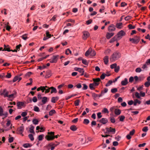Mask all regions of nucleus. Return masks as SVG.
Here are the masks:
<instances>
[{"instance_id":"nucleus-1","label":"nucleus","mask_w":150,"mask_h":150,"mask_svg":"<svg viewBox=\"0 0 150 150\" xmlns=\"http://www.w3.org/2000/svg\"><path fill=\"white\" fill-rule=\"evenodd\" d=\"M125 34V33L124 31L122 30L120 31L117 33V35L113 38V42L120 40Z\"/></svg>"},{"instance_id":"nucleus-2","label":"nucleus","mask_w":150,"mask_h":150,"mask_svg":"<svg viewBox=\"0 0 150 150\" xmlns=\"http://www.w3.org/2000/svg\"><path fill=\"white\" fill-rule=\"evenodd\" d=\"M140 40V37L137 36H135L134 38H130L129 39V41L132 43L134 44H137L139 42Z\"/></svg>"},{"instance_id":"nucleus-3","label":"nucleus","mask_w":150,"mask_h":150,"mask_svg":"<svg viewBox=\"0 0 150 150\" xmlns=\"http://www.w3.org/2000/svg\"><path fill=\"white\" fill-rule=\"evenodd\" d=\"M120 57V54L117 51L113 53V61H115L118 59Z\"/></svg>"},{"instance_id":"nucleus-4","label":"nucleus","mask_w":150,"mask_h":150,"mask_svg":"<svg viewBox=\"0 0 150 150\" xmlns=\"http://www.w3.org/2000/svg\"><path fill=\"white\" fill-rule=\"evenodd\" d=\"M59 57V56L58 55L53 56L52 59L50 60V62L52 63H56Z\"/></svg>"},{"instance_id":"nucleus-5","label":"nucleus","mask_w":150,"mask_h":150,"mask_svg":"<svg viewBox=\"0 0 150 150\" xmlns=\"http://www.w3.org/2000/svg\"><path fill=\"white\" fill-rule=\"evenodd\" d=\"M24 130V127L23 125H22L21 126L19 127L17 129V131L18 132V133L19 134H20L23 136V132Z\"/></svg>"},{"instance_id":"nucleus-6","label":"nucleus","mask_w":150,"mask_h":150,"mask_svg":"<svg viewBox=\"0 0 150 150\" xmlns=\"http://www.w3.org/2000/svg\"><path fill=\"white\" fill-rule=\"evenodd\" d=\"M83 35L82 38L84 40H86L90 36V34L88 31H84L83 32Z\"/></svg>"},{"instance_id":"nucleus-7","label":"nucleus","mask_w":150,"mask_h":150,"mask_svg":"<svg viewBox=\"0 0 150 150\" xmlns=\"http://www.w3.org/2000/svg\"><path fill=\"white\" fill-rule=\"evenodd\" d=\"M58 135H57L55 136L52 137L48 135H46L45 136V138L47 139V140H53L55 138H57L58 137Z\"/></svg>"},{"instance_id":"nucleus-8","label":"nucleus","mask_w":150,"mask_h":150,"mask_svg":"<svg viewBox=\"0 0 150 150\" xmlns=\"http://www.w3.org/2000/svg\"><path fill=\"white\" fill-rule=\"evenodd\" d=\"M97 121L103 124H105L107 122L108 120L106 118H102L100 120H98Z\"/></svg>"},{"instance_id":"nucleus-9","label":"nucleus","mask_w":150,"mask_h":150,"mask_svg":"<svg viewBox=\"0 0 150 150\" xmlns=\"http://www.w3.org/2000/svg\"><path fill=\"white\" fill-rule=\"evenodd\" d=\"M4 48L3 51H7L8 52H10L11 50H10V47L9 45H4Z\"/></svg>"},{"instance_id":"nucleus-10","label":"nucleus","mask_w":150,"mask_h":150,"mask_svg":"<svg viewBox=\"0 0 150 150\" xmlns=\"http://www.w3.org/2000/svg\"><path fill=\"white\" fill-rule=\"evenodd\" d=\"M52 75L51 71L50 70H48L46 72V75L45 76V78L50 77Z\"/></svg>"},{"instance_id":"nucleus-11","label":"nucleus","mask_w":150,"mask_h":150,"mask_svg":"<svg viewBox=\"0 0 150 150\" xmlns=\"http://www.w3.org/2000/svg\"><path fill=\"white\" fill-rule=\"evenodd\" d=\"M8 92L6 91V89H4L2 93L1 94V95H4V97H8L9 95H8Z\"/></svg>"},{"instance_id":"nucleus-12","label":"nucleus","mask_w":150,"mask_h":150,"mask_svg":"<svg viewBox=\"0 0 150 150\" xmlns=\"http://www.w3.org/2000/svg\"><path fill=\"white\" fill-rule=\"evenodd\" d=\"M128 83V79L126 78L124 80L122 81L121 82V84L122 86H125Z\"/></svg>"},{"instance_id":"nucleus-13","label":"nucleus","mask_w":150,"mask_h":150,"mask_svg":"<svg viewBox=\"0 0 150 150\" xmlns=\"http://www.w3.org/2000/svg\"><path fill=\"white\" fill-rule=\"evenodd\" d=\"M50 90H51V93H56L57 92V91L55 88L53 87H50Z\"/></svg>"},{"instance_id":"nucleus-14","label":"nucleus","mask_w":150,"mask_h":150,"mask_svg":"<svg viewBox=\"0 0 150 150\" xmlns=\"http://www.w3.org/2000/svg\"><path fill=\"white\" fill-rule=\"evenodd\" d=\"M59 99V97L57 96L53 97L51 99V102L52 103H55L56 101L58 100Z\"/></svg>"},{"instance_id":"nucleus-15","label":"nucleus","mask_w":150,"mask_h":150,"mask_svg":"<svg viewBox=\"0 0 150 150\" xmlns=\"http://www.w3.org/2000/svg\"><path fill=\"white\" fill-rule=\"evenodd\" d=\"M24 103L21 102H18L17 103V106L18 108L21 109V106L23 105Z\"/></svg>"},{"instance_id":"nucleus-16","label":"nucleus","mask_w":150,"mask_h":150,"mask_svg":"<svg viewBox=\"0 0 150 150\" xmlns=\"http://www.w3.org/2000/svg\"><path fill=\"white\" fill-rule=\"evenodd\" d=\"M114 112L116 115H119L121 113V110L119 109H116L114 111Z\"/></svg>"},{"instance_id":"nucleus-17","label":"nucleus","mask_w":150,"mask_h":150,"mask_svg":"<svg viewBox=\"0 0 150 150\" xmlns=\"http://www.w3.org/2000/svg\"><path fill=\"white\" fill-rule=\"evenodd\" d=\"M48 98L46 97H43L42 98V102L43 104H45L47 102Z\"/></svg>"},{"instance_id":"nucleus-18","label":"nucleus","mask_w":150,"mask_h":150,"mask_svg":"<svg viewBox=\"0 0 150 150\" xmlns=\"http://www.w3.org/2000/svg\"><path fill=\"white\" fill-rule=\"evenodd\" d=\"M122 23H117L116 24L115 27L117 28L121 29L122 28Z\"/></svg>"},{"instance_id":"nucleus-19","label":"nucleus","mask_w":150,"mask_h":150,"mask_svg":"<svg viewBox=\"0 0 150 150\" xmlns=\"http://www.w3.org/2000/svg\"><path fill=\"white\" fill-rule=\"evenodd\" d=\"M30 127L29 128V131L31 133L33 134L35 133L34 131V127L32 125H30Z\"/></svg>"},{"instance_id":"nucleus-20","label":"nucleus","mask_w":150,"mask_h":150,"mask_svg":"<svg viewBox=\"0 0 150 150\" xmlns=\"http://www.w3.org/2000/svg\"><path fill=\"white\" fill-rule=\"evenodd\" d=\"M112 36V33H107L106 37L107 39H109Z\"/></svg>"},{"instance_id":"nucleus-21","label":"nucleus","mask_w":150,"mask_h":150,"mask_svg":"<svg viewBox=\"0 0 150 150\" xmlns=\"http://www.w3.org/2000/svg\"><path fill=\"white\" fill-rule=\"evenodd\" d=\"M16 91H14V92L13 93L9 95L8 98H13L16 97Z\"/></svg>"},{"instance_id":"nucleus-22","label":"nucleus","mask_w":150,"mask_h":150,"mask_svg":"<svg viewBox=\"0 0 150 150\" xmlns=\"http://www.w3.org/2000/svg\"><path fill=\"white\" fill-rule=\"evenodd\" d=\"M93 81L95 83H97L99 84V82L101 81L100 79L99 78H97L96 79H93Z\"/></svg>"},{"instance_id":"nucleus-23","label":"nucleus","mask_w":150,"mask_h":150,"mask_svg":"<svg viewBox=\"0 0 150 150\" xmlns=\"http://www.w3.org/2000/svg\"><path fill=\"white\" fill-rule=\"evenodd\" d=\"M106 131L105 132V133L109 134L110 132H112V128L111 127H110V128H106Z\"/></svg>"},{"instance_id":"nucleus-24","label":"nucleus","mask_w":150,"mask_h":150,"mask_svg":"<svg viewBox=\"0 0 150 150\" xmlns=\"http://www.w3.org/2000/svg\"><path fill=\"white\" fill-rule=\"evenodd\" d=\"M70 129L73 131H75L77 130V128L76 126L72 125L70 127Z\"/></svg>"},{"instance_id":"nucleus-25","label":"nucleus","mask_w":150,"mask_h":150,"mask_svg":"<svg viewBox=\"0 0 150 150\" xmlns=\"http://www.w3.org/2000/svg\"><path fill=\"white\" fill-rule=\"evenodd\" d=\"M137 103H138L139 104H140L141 103V102L138 99H136L134 100V106H136Z\"/></svg>"},{"instance_id":"nucleus-26","label":"nucleus","mask_w":150,"mask_h":150,"mask_svg":"<svg viewBox=\"0 0 150 150\" xmlns=\"http://www.w3.org/2000/svg\"><path fill=\"white\" fill-rule=\"evenodd\" d=\"M91 51V48H90L85 53V55L86 56H88L89 54H90Z\"/></svg>"},{"instance_id":"nucleus-27","label":"nucleus","mask_w":150,"mask_h":150,"mask_svg":"<svg viewBox=\"0 0 150 150\" xmlns=\"http://www.w3.org/2000/svg\"><path fill=\"white\" fill-rule=\"evenodd\" d=\"M32 146V145L30 144H25L23 145V146L25 148H28L31 147Z\"/></svg>"},{"instance_id":"nucleus-28","label":"nucleus","mask_w":150,"mask_h":150,"mask_svg":"<svg viewBox=\"0 0 150 150\" xmlns=\"http://www.w3.org/2000/svg\"><path fill=\"white\" fill-rule=\"evenodd\" d=\"M104 61L105 63V64H107L108 62V58L107 56H105L104 59Z\"/></svg>"},{"instance_id":"nucleus-29","label":"nucleus","mask_w":150,"mask_h":150,"mask_svg":"<svg viewBox=\"0 0 150 150\" xmlns=\"http://www.w3.org/2000/svg\"><path fill=\"white\" fill-rule=\"evenodd\" d=\"M96 53L95 51L94 50H92L91 49V51L90 54L92 56H94L96 55Z\"/></svg>"},{"instance_id":"nucleus-30","label":"nucleus","mask_w":150,"mask_h":150,"mask_svg":"<svg viewBox=\"0 0 150 150\" xmlns=\"http://www.w3.org/2000/svg\"><path fill=\"white\" fill-rule=\"evenodd\" d=\"M56 111L54 110H52L49 112V115L50 116H52L53 114L55 113Z\"/></svg>"},{"instance_id":"nucleus-31","label":"nucleus","mask_w":150,"mask_h":150,"mask_svg":"<svg viewBox=\"0 0 150 150\" xmlns=\"http://www.w3.org/2000/svg\"><path fill=\"white\" fill-rule=\"evenodd\" d=\"M69 53L70 54H71V51L69 49H67L66 50L65 54L67 55H68Z\"/></svg>"},{"instance_id":"nucleus-32","label":"nucleus","mask_w":150,"mask_h":150,"mask_svg":"<svg viewBox=\"0 0 150 150\" xmlns=\"http://www.w3.org/2000/svg\"><path fill=\"white\" fill-rule=\"evenodd\" d=\"M120 68V67H119V66H117L116 67H115L113 69H114L116 73H117L119 71Z\"/></svg>"},{"instance_id":"nucleus-33","label":"nucleus","mask_w":150,"mask_h":150,"mask_svg":"<svg viewBox=\"0 0 150 150\" xmlns=\"http://www.w3.org/2000/svg\"><path fill=\"white\" fill-rule=\"evenodd\" d=\"M38 121L36 119H33V122L35 125L38 124Z\"/></svg>"},{"instance_id":"nucleus-34","label":"nucleus","mask_w":150,"mask_h":150,"mask_svg":"<svg viewBox=\"0 0 150 150\" xmlns=\"http://www.w3.org/2000/svg\"><path fill=\"white\" fill-rule=\"evenodd\" d=\"M112 80H110L106 84L105 86L107 87L110 86V85L112 84Z\"/></svg>"},{"instance_id":"nucleus-35","label":"nucleus","mask_w":150,"mask_h":150,"mask_svg":"<svg viewBox=\"0 0 150 150\" xmlns=\"http://www.w3.org/2000/svg\"><path fill=\"white\" fill-rule=\"evenodd\" d=\"M89 120L87 119H84L83 123L85 124L88 125L89 123Z\"/></svg>"},{"instance_id":"nucleus-36","label":"nucleus","mask_w":150,"mask_h":150,"mask_svg":"<svg viewBox=\"0 0 150 150\" xmlns=\"http://www.w3.org/2000/svg\"><path fill=\"white\" fill-rule=\"evenodd\" d=\"M44 136L43 134H41L39 135L38 137V139L39 141H41L42 140L43 137Z\"/></svg>"},{"instance_id":"nucleus-37","label":"nucleus","mask_w":150,"mask_h":150,"mask_svg":"<svg viewBox=\"0 0 150 150\" xmlns=\"http://www.w3.org/2000/svg\"><path fill=\"white\" fill-rule=\"evenodd\" d=\"M128 27L130 29H134L135 28V26H133L131 24L129 25Z\"/></svg>"},{"instance_id":"nucleus-38","label":"nucleus","mask_w":150,"mask_h":150,"mask_svg":"<svg viewBox=\"0 0 150 150\" xmlns=\"http://www.w3.org/2000/svg\"><path fill=\"white\" fill-rule=\"evenodd\" d=\"M28 137L32 141H33L34 140V138L33 137V135L32 134H29Z\"/></svg>"},{"instance_id":"nucleus-39","label":"nucleus","mask_w":150,"mask_h":150,"mask_svg":"<svg viewBox=\"0 0 150 150\" xmlns=\"http://www.w3.org/2000/svg\"><path fill=\"white\" fill-rule=\"evenodd\" d=\"M83 87L82 88L83 90H86L88 88V86L86 84H83Z\"/></svg>"},{"instance_id":"nucleus-40","label":"nucleus","mask_w":150,"mask_h":150,"mask_svg":"<svg viewBox=\"0 0 150 150\" xmlns=\"http://www.w3.org/2000/svg\"><path fill=\"white\" fill-rule=\"evenodd\" d=\"M93 85V84H92V83H90L89 84V87L91 90H93L94 89L95 87Z\"/></svg>"},{"instance_id":"nucleus-41","label":"nucleus","mask_w":150,"mask_h":150,"mask_svg":"<svg viewBox=\"0 0 150 150\" xmlns=\"http://www.w3.org/2000/svg\"><path fill=\"white\" fill-rule=\"evenodd\" d=\"M82 62L83 64L86 65H88V63L87 62V61L86 59H82Z\"/></svg>"},{"instance_id":"nucleus-42","label":"nucleus","mask_w":150,"mask_h":150,"mask_svg":"<svg viewBox=\"0 0 150 150\" xmlns=\"http://www.w3.org/2000/svg\"><path fill=\"white\" fill-rule=\"evenodd\" d=\"M4 113V111L3 109L0 106V116H3V113Z\"/></svg>"},{"instance_id":"nucleus-43","label":"nucleus","mask_w":150,"mask_h":150,"mask_svg":"<svg viewBox=\"0 0 150 150\" xmlns=\"http://www.w3.org/2000/svg\"><path fill=\"white\" fill-rule=\"evenodd\" d=\"M22 46L21 44H19L17 45L16 47V49L17 51H19L20 49V48Z\"/></svg>"},{"instance_id":"nucleus-44","label":"nucleus","mask_w":150,"mask_h":150,"mask_svg":"<svg viewBox=\"0 0 150 150\" xmlns=\"http://www.w3.org/2000/svg\"><path fill=\"white\" fill-rule=\"evenodd\" d=\"M142 71V70L141 68L139 67L137 68L135 70V71L136 72L139 73Z\"/></svg>"},{"instance_id":"nucleus-45","label":"nucleus","mask_w":150,"mask_h":150,"mask_svg":"<svg viewBox=\"0 0 150 150\" xmlns=\"http://www.w3.org/2000/svg\"><path fill=\"white\" fill-rule=\"evenodd\" d=\"M144 85L146 87H148L150 85V82L149 81H146Z\"/></svg>"},{"instance_id":"nucleus-46","label":"nucleus","mask_w":150,"mask_h":150,"mask_svg":"<svg viewBox=\"0 0 150 150\" xmlns=\"http://www.w3.org/2000/svg\"><path fill=\"white\" fill-rule=\"evenodd\" d=\"M125 118V117L124 116L122 115L120 117V121L123 122Z\"/></svg>"},{"instance_id":"nucleus-47","label":"nucleus","mask_w":150,"mask_h":150,"mask_svg":"<svg viewBox=\"0 0 150 150\" xmlns=\"http://www.w3.org/2000/svg\"><path fill=\"white\" fill-rule=\"evenodd\" d=\"M148 130V129L147 127H144L142 129V130L143 131L145 132H147Z\"/></svg>"},{"instance_id":"nucleus-48","label":"nucleus","mask_w":150,"mask_h":150,"mask_svg":"<svg viewBox=\"0 0 150 150\" xmlns=\"http://www.w3.org/2000/svg\"><path fill=\"white\" fill-rule=\"evenodd\" d=\"M80 102L79 100H77L74 102V104L75 106H78Z\"/></svg>"},{"instance_id":"nucleus-49","label":"nucleus","mask_w":150,"mask_h":150,"mask_svg":"<svg viewBox=\"0 0 150 150\" xmlns=\"http://www.w3.org/2000/svg\"><path fill=\"white\" fill-rule=\"evenodd\" d=\"M46 36L48 38H50L51 36V35L49 34V32L47 31L46 32Z\"/></svg>"},{"instance_id":"nucleus-50","label":"nucleus","mask_w":150,"mask_h":150,"mask_svg":"<svg viewBox=\"0 0 150 150\" xmlns=\"http://www.w3.org/2000/svg\"><path fill=\"white\" fill-rule=\"evenodd\" d=\"M108 30L109 32L112 31V25H111L108 28Z\"/></svg>"},{"instance_id":"nucleus-51","label":"nucleus","mask_w":150,"mask_h":150,"mask_svg":"<svg viewBox=\"0 0 150 150\" xmlns=\"http://www.w3.org/2000/svg\"><path fill=\"white\" fill-rule=\"evenodd\" d=\"M34 110L36 112H39V109L38 107L36 106H35L34 107Z\"/></svg>"},{"instance_id":"nucleus-52","label":"nucleus","mask_w":150,"mask_h":150,"mask_svg":"<svg viewBox=\"0 0 150 150\" xmlns=\"http://www.w3.org/2000/svg\"><path fill=\"white\" fill-rule=\"evenodd\" d=\"M135 96L136 97L138 98H140V96L139 93L137 92H135Z\"/></svg>"},{"instance_id":"nucleus-53","label":"nucleus","mask_w":150,"mask_h":150,"mask_svg":"<svg viewBox=\"0 0 150 150\" xmlns=\"http://www.w3.org/2000/svg\"><path fill=\"white\" fill-rule=\"evenodd\" d=\"M27 35V34H25L23 35L22 36V38L24 40H26L28 38V37L26 36Z\"/></svg>"},{"instance_id":"nucleus-54","label":"nucleus","mask_w":150,"mask_h":150,"mask_svg":"<svg viewBox=\"0 0 150 150\" xmlns=\"http://www.w3.org/2000/svg\"><path fill=\"white\" fill-rule=\"evenodd\" d=\"M134 80V78L133 76L130 77L129 79V82L132 83Z\"/></svg>"},{"instance_id":"nucleus-55","label":"nucleus","mask_w":150,"mask_h":150,"mask_svg":"<svg viewBox=\"0 0 150 150\" xmlns=\"http://www.w3.org/2000/svg\"><path fill=\"white\" fill-rule=\"evenodd\" d=\"M105 74L103 73L100 76V78L102 79H103L105 78Z\"/></svg>"},{"instance_id":"nucleus-56","label":"nucleus","mask_w":150,"mask_h":150,"mask_svg":"<svg viewBox=\"0 0 150 150\" xmlns=\"http://www.w3.org/2000/svg\"><path fill=\"white\" fill-rule=\"evenodd\" d=\"M38 98L39 100H41L42 99V97L40 93H38Z\"/></svg>"},{"instance_id":"nucleus-57","label":"nucleus","mask_w":150,"mask_h":150,"mask_svg":"<svg viewBox=\"0 0 150 150\" xmlns=\"http://www.w3.org/2000/svg\"><path fill=\"white\" fill-rule=\"evenodd\" d=\"M102 112L105 113H108V110L105 108H104Z\"/></svg>"},{"instance_id":"nucleus-58","label":"nucleus","mask_w":150,"mask_h":150,"mask_svg":"<svg viewBox=\"0 0 150 150\" xmlns=\"http://www.w3.org/2000/svg\"><path fill=\"white\" fill-rule=\"evenodd\" d=\"M148 65L146 64V63H145L143 65L142 67V68L143 69H145L146 68H147L148 67H147V66Z\"/></svg>"},{"instance_id":"nucleus-59","label":"nucleus","mask_w":150,"mask_h":150,"mask_svg":"<svg viewBox=\"0 0 150 150\" xmlns=\"http://www.w3.org/2000/svg\"><path fill=\"white\" fill-rule=\"evenodd\" d=\"M135 132V130L134 129H133L132 131L130 132L129 134L130 135H133L134 134Z\"/></svg>"},{"instance_id":"nucleus-60","label":"nucleus","mask_w":150,"mask_h":150,"mask_svg":"<svg viewBox=\"0 0 150 150\" xmlns=\"http://www.w3.org/2000/svg\"><path fill=\"white\" fill-rule=\"evenodd\" d=\"M75 86L78 88H80L82 87L81 85V83H79L76 85Z\"/></svg>"},{"instance_id":"nucleus-61","label":"nucleus","mask_w":150,"mask_h":150,"mask_svg":"<svg viewBox=\"0 0 150 150\" xmlns=\"http://www.w3.org/2000/svg\"><path fill=\"white\" fill-rule=\"evenodd\" d=\"M13 137H11L9 138L8 139V142L9 143L12 142L13 140Z\"/></svg>"},{"instance_id":"nucleus-62","label":"nucleus","mask_w":150,"mask_h":150,"mask_svg":"<svg viewBox=\"0 0 150 150\" xmlns=\"http://www.w3.org/2000/svg\"><path fill=\"white\" fill-rule=\"evenodd\" d=\"M27 115V113L25 112H23L21 114V115L22 117H24Z\"/></svg>"},{"instance_id":"nucleus-63","label":"nucleus","mask_w":150,"mask_h":150,"mask_svg":"<svg viewBox=\"0 0 150 150\" xmlns=\"http://www.w3.org/2000/svg\"><path fill=\"white\" fill-rule=\"evenodd\" d=\"M32 100L34 102H36L37 101V97L36 96H34Z\"/></svg>"},{"instance_id":"nucleus-64","label":"nucleus","mask_w":150,"mask_h":150,"mask_svg":"<svg viewBox=\"0 0 150 150\" xmlns=\"http://www.w3.org/2000/svg\"><path fill=\"white\" fill-rule=\"evenodd\" d=\"M18 80V76H16L14 77V79H13V82H14Z\"/></svg>"}]
</instances>
